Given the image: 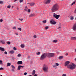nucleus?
I'll use <instances>...</instances> for the list:
<instances>
[{
  "mask_svg": "<svg viewBox=\"0 0 76 76\" xmlns=\"http://www.w3.org/2000/svg\"><path fill=\"white\" fill-rule=\"evenodd\" d=\"M59 8V6L57 4H56L53 5L51 9L53 12H55L58 10Z\"/></svg>",
  "mask_w": 76,
  "mask_h": 76,
  "instance_id": "1",
  "label": "nucleus"
},
{
  "mask_svg": "<svg viewBox=\"0 0 76 76\" xmlns=\"http://www.w3.org/2000/svg\"><path fill=\"white\" fill-rule=\"evenodd\" d=\"M47 56L49 58L55 56V54L53 53H46Z\"/></svg>",
  "mask_w": 76,
  "mask_h": 76,
  "instance_id": "2",
  "label": "nucleus"
},
{
  "mask_svg": "<svg viewBox=\"0 0 76 76\" xmlns=\"http://www.w3.org/2000/svg\"><path fill=\"white\" fill-rule=\"evenodd\" d=\"M72 65H69L67 66V67L71 69H73L75 68L74 65L73 63L72 64Z\"/></svg>",
  "mask_w": 76,
  "mask_h": 76,
  "instance_id": "3",
  "label": "nucleus"
},
{
  "mask_svg": "<svg viewBox=\"0 0 76 76\" xmlns=\"http://www.w3.org/2000/svg\"><path fill=\"white\" fill-rule=\"evenodd\" d=\"M47 56V53H43L41 56L40 58V60H43L44 59L46 58V56Z\"/></svg>",
  "mask_w": 76,
  "mask_h": 76,
  "instance_id": "4",
  "label": "nucleus"
},
{
  "mask_svg": "<svg viewBox=\"0 0 76 76\" xmlns=\"http://www.w3.org/2000/svg\"><path fill=\"white\" fill-rule=\"evenodd\" d=\"M60 15H57L55 13H54L53 14V16L54 17L56 18V19H58V18L60 17Z\"/></svg>",
  "mask_w": 76,
  "mask_h": 76,
  "instance_id": "5",
  "label": "nucleus"
},
{
  "mask_svg": "<svg viewBox=\"0 0 76 76\" xmlns=\"http://www.w3.org/2000/svg\"><path fill=\"white\" fill-rule=\"evenodd\" d=\"M48 67L47 66H45L43 67V70L46 72L48 71Z\"/></svg>",
  "mask_w": 76,
  "mask_h": 76,
  "instance_id": "6",
  "label": "nucleus"
},
{
  "mask_svg": "<svg viewBox=\"0 0 76 76\" xmlns=\"http://www.w3.org/2000/svg\"><path fill=\"white\" fill-rule=\"evenodd\" d=\"M50 0H45V4H49L50 3Z\"/></svg>",
  "mask_w": 76,
  "mask_h": 76,
  "instance_id": "7",
  "label": "nucleus"
},
{
  "mask_svg": "<svg viewBox=\"0 0 76 76\" xmlns=\"http://www.w3.org/2000/svg\"><path fill=\"white\" fill-rule=\"evenodd\" d=\"M50 23H51V24H53V25H54L56 23V22L53 21V20L50 21Z\"/></svg>",
  "mask_w": 76,
  "mask_h": 76,
  "instance_id": "8",
  "label": "nucleus"
},
{
  "mask_svg": "<svg viewBox=\"0 0 76 76\" xmlns=\"http://www.w3.org/2000/svg\"><path fill=\"white\" fill-rule=\"evenodd\" d=\"M72 29L74 31H75L76 30V23L74 25Z\"/></svg>",
  "mask_w": 76,
  "mask_h": 76,
  "instance_id": "9",
  "label": "nucleus"
},
{
  "mask_svg": "<svg viewBox=\"0 0 76 76\" xmlns=\"http://www.w3.org/2000/svg\"><path fill=\"white\" fill-rule=\"evenodd\" d=\"M70 63V62L69 61H66L65 63V66H66L68 64Z\"/></svg>",
  "mask_w": 76,
  "mask_h": 76,
  "instance_id": "10",
  "label": "nucleus"
},
{
  "mask_svg": "<svg viewBox=\"0 0 76 76\" xmlns=\"http://www.w3.org/2000/svg\"><path fill=\"white\" fill-rule=\"evenodd\" d=\"M22 64V61H18L17 63V64Z\"/></svg>",
  "mask_w": 76,
  "mask_h": 76,
  "instance_id": "11",
  "label": "nucleus"
},
{
  "mask_svg": "<svg viewBox=\"0 0 76 76\" xmlns=\"http://www.w3.org/2000/svg\"><path fill=\"white\" fill-rule=\"evenodd\" d=\"M10 53L11 54H13L14 53V51L13 50H11L10 51Z\"/></svg>",
  "mask_w": 76,
  "mask_h": 76,
  "instance_id": "12",
  "label": "nucleus"
},
{
  "mask_svg": "<svg viewBox=\"0 0 76 76\" xmlns=\"http://www.w3.org/2000/svg\"><path fill=\"white\" fill-rule=\"evenodd\" d=\"M71 40H76V37H72L71 38Z\"/></svg>",
  "mask_w": 76,
  "mask_h": 76,
  "instance_id": "13",
  "label": "nucleus"
},
{
  "mask_svg": "<svg viewBox=\"0 0 76 76\" xmlns=\"http://www.w3.org/2000/svg\"><path fill=\"white\" fill-rule=\"evenodd\" d=\"M28 9V8L27 7V6H26V7H25L24 10L26 11H27Z\"/></svg>",
  "mask_w": 76,
  "mask_h": 76,
  "instance_id": "14",
  "label": "nucleus"
},
{
  "mask_svg": "<svg viewBox=\"0 0 76 76\" xmlns=\"http://www.w3.org/2000/svg\"><path fill=\"white\" fill-rule=\"evenodd\" d=\"M1 50V51H4V48L0 47V50Z\"/></svg>",
  "mask_w": 76,
  "mask_h": 76,
  "instance_id": "15",
  "label": "nucleus"
},
{
  "mask_svg": "<svg viewBox=\"0 0 76 76\" xmlns=\"http://www.w3.org/2000/svg\"><path fill=\"white\" fill-rule=\"evenodd\" d=\"M35 70H34L32 72V75H34L35 74Z\"/></svg>",
  "mask_w": 76,
  "mask_h": 76,
  "instance_id": "16",
  "label": "nucleus"
},
{
  "mask_svg": "<svg viewBox=\"0 0 76 76\" xmlns=\"http://www.w3.org/2000/svg\"><path fill=\"white\" fill-rule=\"evenodd\" d=\"M34 4H35V3H32L30 4V6H32Z\"/></svg>",
  "mask_w": 76,
  "mask_h": 76,
  "instance_id": "17",
  "label": "nucleus"
},
{
  "mask_svg": "<svg viewBox=\"0 0 76 76\" xmlns=\"http://www.w3.org/2000/svg\"><path fill=\"white\" fill-rule=\"evenodd\" d=\"M34 14H31L29 15V17H31L34 16Z\"/></svg>",
  "mask_w": 76,
  "mask_h": 76,
  "instance_id": "18",
  "label": "nucleus"
},
{
  "mask_svg": "<svg viewBox=\"0 0 76 76\" xmlns=\"http://www.w3.org/2000/svg\"><path fill=\"white\" fill-rule=\"evenodd\" d=\"M21 66H18V69H17L18 70H20V68H21Z\"/></svg>",
  "mask_w": 76,
  "mask_h": 76,
  "instance_id": "19",
  "label": "nucleus"
},
{
  "mask_svg": "<svg viewBox=\"0 0 76 76\" xmlns=\"http://www.w3.org/2000/svg\"><path fill=\"white\" fill-rule=\"evenodd\" d=\"M20 47L21 48H23L25 47V46L24 45H20Z\"/></svg>",
  "mask_w": 76,
  "mask_h": 76,
  "instance_id": "20",
  "label": "nucleus"
},
{
  "mask_svg": "<svg viewBox=\"0 0 76 76\" xmlns=\"http://www.w3.org/2000/svg\"><path fill=\"white\" fill-rule=\"evenodd\" d=\"M63 58V57L62 56H59V59H61Z\"/></svg>",
  "mask_w": 76,
  "mask_h": 76,
  "instance_id": "21",
  "label": "nucleus"
},
{
  "mask_svg": "<svg viewBox=\"0 0 76 76\" xmlns=\"http://www.w3.org/2000/svg\"><path fill=\"white\" fill-rule=\"evenodd\" d=\"M1 42L3 44H4L5 43L4 41L3 40H2L1 41Z\"/></svg>",
  "mask_w": 76,
  "mask_h": 76,
  "instance_id": "22",
  "label": "nucleus"
},
{
  "mask_svg": "<svg viewBox=\"0 0 76 76\" xmlns=\"http://www.w3.org/2000/svg\"><path fill=\"white\" fill-rule=\"evenodd\" d=\"M13 49L15 51H16L17 50V48L15 47H14L13 48Z\"/></svg>",
  "mask_w": 76,
  "mask_h": 76,
  "instance_id": "23",
  "label": "nucleus"
},
{
  "mask_svg": "<svg viewBox=\"0 0 76 76\" xmlns=\"http://www.w3.org/2000/svg\"><path fill=\"white\" fill-rule=\"evenodd\" d=\"M40 54V52H38L37 53V54L38 55H39Z\"/></svg>",
  "mask_w": 76,
  "mask_h": 76,
  "instance_id": "24",
  "label": "nucleus"
},
{
  "mask_svg": "<svg viewBox=\"0 0 76 76\" xmlns=\"http://www.w3.org/2000/svg\"><path fill=\"white\" fill-rule=\"evenodd\" d=\"M53 67H54L55 68H56V65H54L53 66Z\"/></svg>",
  "mask_w": 76,
  "mask_h": 76,
  "instance_id": "25",
  "label": "nucleus"
},
{
  "mask_svg": "<svg viewBox=\"0 0 76 76\" xmlns=\"http://www.w3.org/2000/svg\"><path fill=\"white\" fill-rule=\"evenodd\" d=\"M11 65V64L10 63H7V66H10Z\"/></svg>",
  "mask_w": 76,
  "mask_h": 76,
  "instance_id": "26",
  "label": "nucleus"
},
{
  "mask_svg": "<svg viewBox=\"0 0 76 76\" xmlns=\"http://www.w3.org/2000/svg\"><path fill=\"white\" fill-rule=\"evenodd\" d=\"M21 56V55L20 54H19L17 56L19 57H20Z\"/></svg>",
  "mask_w": 76,
  "mask_h": 76,
  "instance_id": "27",
  "label": "nucleus"
},
{
  "mask_svg": "<svg viewBox=\"0 0 76 76\" xmlns=\"http://www.w3.org/2000/svg\"><path fill=\"white\" fill-rule=\"evenodd\" d=\"M46 22V20H45L43 21V23H45Z\"/></svg>",
  "mask_w": 76,
  "mask_h": 76,
  "instance_id": "28",
  "label": "nucleus"
},
{
  "mask_svg": "<svg viewBox=\"0 0 76 76\" xmlns=\"http://www.w3.org/2000/svg\"><path fill=\"white\" fill-rule=\"evenodd\" d=\"M53 42L55 43H56L57 42V41L56 40H54L53 41Z\"/></svg>",
  "mask_w": 76,
  "mask_h": 76,
  "instance_id": "29",
  "label": "nucleus"
},
{
  "mask_svg": "<svg viewBox=\"0 0 76 76\" xmlns=\"http://www.w3.org/2000/svg\"><path fill=\"white\" fill-rule=\"evenodd\" d=\"M56 66H59V64H58L57 63H56Z\"/></svg>",
  "mask_w": 76,
  "mask_h": 76,
  "instance_id": "30",
  "label": "nucleus"
},
{
  "mask_svg": "<svg viewBox=\"0 0 76 76\" xmlns=\"http://www.w3.org/2000/svg\"><path fill=\"white\" fill-rule=\"evenodd\" d=\"M70 20H73L74 19V18L73 17H72L71 18H70Z\"/></svg>",
  "mask_w": 76,
  "mask_h": 76,
  "instance_id": "31",
  "label": "nucleus"
},
{
  "mask_svg": "<svg viewBox=\"0 0 76 76\" xmlns=\"http://www.w3.org/2000/svg\"><path fill=\"white\" fill-rule=\"evenodd\" d=\"M23 1V0H20L19 1V2H20V3H21Z\"/></svg>",
  "mask_w": 76,
  "mask_h": 76,
  "instance_id": "32",
  "label": "nucleus"
},
{
  "mask_svg": "<svg viewBox=\"0 0 76 76\" xmlns=\"http://www.w3.org/2000/svg\"><path fill=\"white\" fill-rule=\"evenodd\" d=\"M7 44L8 45H10V42H7Z\"/></svg>",
  "mask_w": 76,
  "mask_h": 76,
  "instance_id": "33",
  "label": "nucleus"
},
{
  "mask_svg": "<svg viewBox=\"0 0 76 76\" xmlns=\"http://www.w3.org/2000/svg\"><path fill=\"white\" fill-rule=\"evenodd\" d=\"M4 53L5 55H7V51H5V52H4Z\"/></svg>",
  "mask_w": 76,
  "mask_h": 76,
  "instance_id": "34",
  "label": "nucleus"
},
{
  "mask_svg": "<svg viewBox=\"0 0 76 76\" xmlns=\"http://www.w3.org/2000/svg\"><path fill=\"white\" fill-rule=\"evenodd\" d=\"M18 29L20 31H21V28H18Z\"/></svg>",
  "mask_w": 76,
  "mask_h": 76,
  "instance_id": "35",
  "label": "nucleus"
},
{
  "mask_svg": "<svg viewBox=\"0 0 76 76\" xmlns=\"http://www.w3.org/2000/svg\"><path fill=\"white\" fill-rule=\"evenodd\" d=\"M10 7H11V6H10L8 5V6H7V8L10 9Z\"/></svg>",
  "mask_w": 76,
  "mask_h": 76,
  "instance_id": "36",
  "label": "nucleus"
},
{
  "mask_svg": "<svg viewBox=\"0 0 76 76\" xmlns=\"http://www.w3.org/2000/svg\"><path fill=\"white\" fill-rule=\"evenodd\" d=\"M0 4H3V2L2 1H0Z\"/></svg>",
  "mask_w": 76,
  "mask_h": 76,
  "instance_id": "37",
  "label": "nucleus"
},
{
  "mask_svg": "<svg viewBox=\"0 0 76 76\" xmlns=\"http://www.w3.org/2000/svg\"><path fill=\"white\" fill-rule=\"evenodd\" d=\"M45 29L46 30L48 28V27L47 26H46L45 27Z\"/></svg>",
  "mask_w": 76,
  "mask_h": 76,
  "instance_id": "38",
  "label": "nucleus"
},
{
  "mask_svg": "<svg viewBox=\"0 0 76 76\" xmlns=\"http://www.w3.org/2000/svg\"><path fill=\"white\" fill-rule=\"evenodd\" d=\"M11 67H12V68H13L14 69L15 68V67L13 65H11Z\"/></svg>",
  "mask_w": 76,
  "mask_h": 76,
  "instance_id": "39",
  "label": "nucleus"
},
{
  "mask_svg": "<svg viewBox=\"0 0 76 76\" xmlns=\"http://www.w3.org/2000/svg\"><path fill=\"white\" fill-rule=\"evenodd\" d=\"M31 11H30V9H28V12H30Z\"/></svg>",
  "mask_w": 76,
  "mask_h": 76,
  "instance_id": "40",
  "label": "nucleus"
},
{
  "mask_svg": "<svg viewBox=\"0 0 76 76\" xmlns=\"http://www.w3.org/2000/svg\"><path fill=\"white\" fill-rule=\"evenodd\" d=\"M34 38H36L37 37L36 35H34Z\"/></svg>",
  "mask_w": 76,
  "mask_h": 76,
  "instance_id": "41",
  "label": "nucleus"
},
{
  "mask_svg": "<svg viewBox=\"0 0 76 76\" xmlns=\"http://www.w3.org/2000/svg\"><path fill=\"white\" fill-rule=\"evenodd\" d=\"M16 27L15 26H14L13 27V29H16Z\"/></svg>",
  "mask_w": 76,
  "mask_h": 76,
  "instance_id": "42",
  "label": "nucleus"
},
{
  "mask_svg": "<svg viewBox=\"0 0 76 76\" xmlns=\"http://www.w3.org/2000/svg\"><path fill=\"white\" fill-rule=\"evenodd\" d=\"M75 4V2H73L72 3V4L71 5V6H72L73 5V4Z\"/></svg>",
  "mask_w": 76,
  "mask_h": 76,
  "instance_id": "43",
  "label": "nucleus"
},
{
  "mask_svg": "<svg viewBox=\"0 0 76 76\" xmlns=\"http://www.w3.org/2000/svg\"><path fill=\"white\" fill-rule=\"evenodd\" d=\"M3 69H4L2 67H1L0 68V70H3Z\"/></svg>",
  "mask_w": 76,
  "mask_h": 76,
  "instance_id": "44",
  "label": "nucleus"
},
{
  "mask_svg": "<svg viewBox=\"0 0 76 76\" xmlns=\"http://www.w3.org/2000/svg\"><path fill=\"white\" fill-rule=\"evenodd\" d=\"M61 28V26H59V27H58V29H59V30L60 29V28Z\"/></svg>",
  "mask_w": 76,
  "mask_h": 76,
  "instance_id": "45",
  "label": "nucleus"
},
{
  "mask_svg": "<svg viewBox=\"0 0 76 76\" xmlns=\"http://www.w3.org/2000/svg\"><path fill=\"white\" fill-rule=\"evenodd\" d=\"M27 74V73L26 72H25L24 73V75H26Z\"/></svg>",
  "mask_w": 76,
  "mask_h": 76,
  "instance_id": "46",
  "label": "nucleus"
},
{
  "mask_svg": "<svg viewBox=\"0 0 76 76\" xmlns=\"http://www.w3.org/2000/svg\"><path fill=\"white\" fill-rule=\"evenodd\" d=\"M62 76H66V74H64L62 75Z\"/></svg>",
  "mask_w": 76,
  "mask_h": 76,
  "instance_id": "47",
  "label": "nucleus"
},
{
  "mask_svg": "<svg viewBox=\"0 0 76 76\" xmlns=\"http://www.w3.org/2000/svg\"><path fill=\"white\" fill-rule=\"evenodd\" d=\"M19 20H21V21H22V20H23V19L22 18H21V19H19Z\"/></svg>",
  "mask_w": 76,
  "mask_h": 76,
  "instance_id": "48",
  "label": "nucleus"
},
{
  "mask_svg": "<svg viewBox=\"0 0 76 76\" xmlns=\"http://www.w3.org/2000/svg\"><path fill=\"white\" fill-rule=\"evenodd\" d=\"M74 13H76V9H75V10Z\"/></svg>",
  "mask_w": 76,
  "mask_h": 76,
  "instance_id": "49",
  "label": "nucleus"
},
{
  "mask_svg": "<svg viewBox=\"0 0 76 76\" xmlns=\"http://www.w3.org/2000/svg\"><path fill=\"white\" fill-rule=\"evenodd\" d=\"M3 20H2V19H1V20H0V21L1 22H3Z\"/></svg>",
  "mask_w": 76,
  "mask_h": 76,
  "instance_id": "50",
  "label": "nucleus"
},
{
  "mask_svg": "<svg viewBox=\"0 0 76 76\" xmlns=\"http://www.w3.org/2000/svg\"><path fill=\"white\" fill-rule=\"evenodd\" d=\"M65 55L66 56L68 55V53H66V54H65Z\"/></svg>",
  "mask_w": 76,
  "mask_h": 76,
  "instance_id": "51",
  "label": "nucleus"
},
{
  "mask_svg": "<svg viewBox=\"0 0 76 76\" xmlns=\"http://www.w3.org/2000/svg\"><path fill=\"white\" fill-rule=\"evenodd\" d=\"M34 76H37V75L36 74H35L34 75Z\"/></svg>",
  "mask_w": 76,
  "mask_h": 76,
  "instance_id": "52",
  "label": "nucleus"
},
{
  "mask_svg": "<svg viewBox=\"0 0 76 76\" xmlns=\"http://www.w3.org/2000/svg\"><path fill=\"white\" fill-rule=\"evenodd\" d=\"M16 34L17 35H18V33H16Z\"/></svg>",
  "mask_w": 76,
  "mask_h": 76,
  "instance_id": "53",
  "label": "nucleus"
},
{
  "mask_svg": "<svg viewBox=\"0 0 76 76\" xmlns=\"http://www.w3.org/2000/svg\"><path fill=\"white\" fill-rule=\"evenodd\" d=\"M17 1V0H14V2H16Z\"/></svg>",
  "mask_w": 76,
  "mask_h": 76,
  "instance_id": "54",
  "label": "nucleus"
},
{
  "mask_svg": "<svg viewBox=\"0 0 76 76\" xmlns=\"http://www.w3.org/2000/svg\"><path fill=\"white\" fill-rule=\"evenodd\" d=\"M24 67L23 66H20V67H22V68H23Z\"/></svg>",
  "mask_w": 76,
  "mask_h": 76,
  "instance_id": "55",
  "label": "nucleus"
},
{
  "mask_svg": "<svg viewBox=\"0 0 76 76\" xmlns=\"http://www.w3.org/2000/svg\"><path fill=\"white\" fill-rule=\"evenodd\" d=\"M74 2H75H75H76V0Z\"/></svg>",
  "mask_w": 76,
  "mask_h": 76,
  "instance_id": "56",
  "label": "nucleus"
},
{
  "mask_svg": "<svg viewBox=\"0 0 76 76\" xmlns=\"http://www.w3.org/2000/svg\"><path fill=\"white\" fill-rule=\"evenodd\" d=\"M0 63H2V61H0Z\"/></svg>",
  "mask_w": 76,
  "mask_h": 76,
  "instance_id": "57",
  "label": "nucleus"
},
{
  "mask_svg": "<svg viewBox=\"0 0 76 76\" xmlns=\"http://www.w3.org/2000/svg\"><path fill=\"white\" fill-rule=\"evenodd\" d=\"M31 4V3H28V4H30H30Z\"/></svg>",
  "mask_w": 76,
  "mask_h": 76,
  "instance_id": "58",
  "label": "nucleus"
},
{
  "mask_svg": "<svg viewBox=\"0 0 76 76\" xmlns=\"http://www.w3.org/2000/svg\"><path fill=\"white\" fill-rule=\"evenodd\" d=\"M75 61H76V58H75Z\"/></svg>",
  "mask_w": 76,
  "mask_h": 76,
  "instance_id": "59",
  "label": "nucleus"
},
{
  "mask_svg": "<svg viewBox=\"0 0 76 76\" xmlns=\"http://www.w3.org/2000/svg\"><path fill=\"white\" fill-rule=\"evenodd\" d=\"M28 58H30V56H28Z\"/></svg>",
  "mask_w": 76,
  "mask_h": 76,
  "instance_id": "60",
  "label": "nucleus"
},
{
  "mask_svg": "<svg viewBox=\"0 0 76 76\" xmlns=\"http://www.w3.org/2000/svg\"><path fill=\"white\" fill-rule=\"evenodd\" d=\"M29 76H32L31 75H30Z\"/></svg>",
  "mask_w": 76,
  "mask_h": 76,
  "instance_id": "61",
  "label": "nucleus"
},
{
  "mask_svg": "<svg viewBox=\"0 0 76 76\" xmlns=\"http://www.w3.org/2000/svg\"><path fill=\"white\" fill-rule=\"evenodd\" d=\"M75 20H76V17L75 18Z\"/></svg>",
  "mask_w": 76,
  "mask_h": 76,
  "instance_id": "62",
  "label": "nucleus"
},
{
  "mask_svg": "<svg viewBox=\"0 0 76 76\" xmlns=\"http://www.w3.org/2000/svg\"><path fill=\"white\" fill-rule=\"evenodd\" d=\"M3 76L2 75H1V76Z\"/></svg>",
  "mask_w": 76,
  "mask_h": 76,
  "instance_id": "63",
  "label": "nucleus"
},
{
  "mask_svg": "<svg viewBox=\"0 0 76 76\" xmlns=\"http://www.w3.org/2000/svg\"><path fill=\"white\" fill-rule=\"evenodd\" d=\"M75 51H76V49Z\"/></svg>",
  "mask_w": 76,
  "mask_h": 76,
  "instance_id": "64",
  "label": "nucleus"
}]
</instances>
